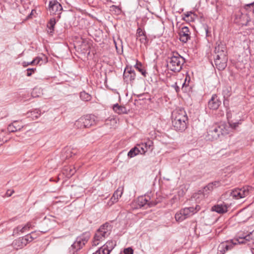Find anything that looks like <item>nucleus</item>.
Masks as SVG:
<instances>
[{
	"label": "nucleus",
	"mask_w": 254,
	"mask_h": 254,
	"mask_svg": "<svg viewBox=\"0 0 254 254\" xmlns=\"http://www.w3.org/2000/svg\"><path fill=\"white\" fill-rule=\"evenodd\" d=\"M230 131L231 127L226 124H214L209 127L205 138L209 141L216 140L221 136L229 134Z\"/></svg>",
	"instance_id": "1"
},
{
	"label": "nucleus",
	"mask_w": 254,
	"mask_h": 254,
	"mask_svg": "<svg viewBox=\"0 0 254 254\" xmlns=\"http://www.w3.org/2000/svg\"><path fill=\"white\" fill-rule=\"evenodd\" d=\"M214 52L216 55L214 58V63L216 67L219 70H223L226 67L228 61L225 45L221 42L217 43Z\"/></svg>",
	"instance_id": "2"
},
{
	"label": "nucleus",
	"mask_w": 254,
	"mask_h": 254,
	"mask_svg": "<svg viewBox=\"0 0 254 254\" xmlns=\"http://www.w3.org/2000/svg\"><path fill=\"white\" fill-rule=\"evenodd\" d=\"M111 230L112 226L108 223H106L101 226L95 234L92 245L97 246L100 242L103 241L110 235Z\"/></svg>",
	"instance_id": "3"
},
{
	"label": "nucleus",
	"mask_w": 254,
	"mask_h": 254,
	"mask_svg": "<svg viewBox=\"0 0 254 254\" xmlns=\"http://www.w3.org/2000/svg\"><path fill=\"white\" fill-rule=\"evenodd\" d=\"M167 67L174 72H179L185 63V59L177 53H173V55L167 60Z\"/></svg>",
	"instance_id": "4"
},
{
	"label": "nucleus",
	"mask_w": 254,
	"mask_h": 254,
	"mask_svg": "<svg viewBox=\"0 0 254 254\" xmlns=\"http://www.w3.org/2000/svg\"><path fill=\"white\" fill-rule=\"evenodd\" d=\"M90 237L89 233H85L78 237L73 244L69 249V254H75V253L85 244Z\"/></svg>",
	"instance_id": "5"
},
{
	"label": "nucleus",
	"mask_w": 254,
	"mask_h": 254,
	"mask_svg": "<svg viewBox=\"0 0 254 254\" xmlns=\"http://www.w3.org/2000/svg\"><path fill=\"white\" fill-rule=\"evenodd\" d=\"M218 185V182H214L212 183L208 184L202 190H199L197 193L193 194V198L196 200L199 201L204 198L205 195L209 193V191H211L214 187H217Z\"/></svg>",
	"instance_id": "6"
},
{
	"label": "nucleus",
	"mask_w": 254,
	"mask_h": 254,
	"mask_svg": "<svg viewBox=\"0 0 254 254\" xmlns=\"http://www.w3.org/2000/svg\"><path fill=\"white\" fill-rule=\"evenodd\" d=\"M252 187L246 186L241 189H236L231 191L230 195L236 199L244 198L249 194Z\"/></svg>",
	"instance_id": "7"
},
{
	"label": "nucleus",
	"mask_w": 254,
	"mask_h": 254,
	"mask_svg": "<svg viewBox=\"0 0 254 254\" xmlns=\"http://www.w3.org/2000/svg\"><path fill=\"white\" fill-rule=\"evenodd\" d=\"M63 9L61 4L57 0L51 1L49 3V10L51 15H58L60 17V14Z\"/></svg>",
	"instance_id": "8"
},
{
	"label": "nucleus",
	"mask_w": 254,
	"mask_h": 254,
	"mask_svg": "<svg viewBox=\"0 0 254 254\" xmlns=\"http://www.w3.org/2000/svg\"><path fill=\"white\" fill-rule=\"evenodd\" d=\"M236 245L237 243L234 242L233 240L222 242L218 247V254H224L226 251L231 250Z\"/></svg>",
	"instance_id": "9"
},
{
	"label": "nucleus",
	"mask_w": 254,
	"mask_h": 254,
	"mask_svg": "<svg viewBox=\"0 0 254 254\" xmlns=\"http://www.w3.org/2000/svg\"><path fill=\"white\" fill-rule=\"evenodd\" d=\"M191 32L189 27L183 26L179 30V39L183 43H187L190 39Z\"/></svg>",
	"instance_id": "10"
},
{
	"label": "nucleus",
	"mask_w": 254,
	"mask_h": 254,
	"mask_svg": "<svg viewBox=\"0 0 254 254\" xmlns=\"http://www.w3.org/2000/svg\"><path fill=\"white\" fill-rule=\"evenodd\" d=\"M172 121L188 120L186 111L183 109L174 111L172 113Z\"/></svg>",
	"instance_id": "11"
},
{
	"label": "nucleus",
	"mask_w": 254,
	"mask_h": 254,
	"mask_svg": "<svg viewBox=\"0 0 254 254\" xmlns=\"http://www.w3.org/2000/svg\"><path fill=\"white\" fill-rule=\"evenodd\" d=\"M137 147L138 149V151H139L140 154H144L147 151L152 150V142L149 140L147 142L138 144Z\"/></svg>",
	"instance_id": "12"
},
{
	"label": "nucleus",
	"mask_w": 254,
	"mask_h": 254,
	"mask_svg": "<svg viewBox=\"0 0 254 254\" xmlns=\"http://www.w3.org/2000/svg\"><path fill=\"white\" fill-rule=\"evenodd\" d=\"M188 120L172 121V125L175 129L183 131L187 128Z\"/></svg>",
	"instance_id": "13"
},
{
	"label": "nucleus",
	"mask_w": 254,
	"mask_h": 254,
	"mask_svg": "<svg viewBox=\"0 0 254 254\" xmlns=\"http://www.w3.org/2000/svg\"><path fill=\"white\" fill-rule=\"evenodd\" d=\"M200 209V206L199 205H196L195 207H186L183 209L182 210L184 215H185L187 218L197 212Z\"/></svg>",
	"instance_id": "14"
},
{
	"label": "nucleus",
	"mask_w": 254,
	"mask_h": 254,
	"mask_svg": "<svg viewBox=\"0 0 254 254\" xmlns=\"http://www.w3.org/2000/svg\"><path fill=\"white\" fill-rule=\"evenodd\" d=\"M229 207L227 204L225 202H223L220 204H217L213 206L211 208V210L213 211H215L220 214H223L226 212L228 210V208Z\"/></svg>",
	"instance_id": "15"
},
{
	"label": "nucleus",
	"mask_w": 254,
	"mask_h": 254,
	"mask_svg": "<svg viewBox=\"0 0 254 254\" xmlns=\"http://www.w3.org/2000/svg\"><path fill=\"white\" fill-rule=\"evenodd\" d=\"M85 128H88L96 124L95 117L93 115H86L82 117Z\"/></svg>",
	"instance_id": "16"
},
{
	"label": "nucleus",
	"mask_w": 254,
	"mask_h": 254,
	"mask_svg": "<svg viewBox=\"0 0 254 254\" xmlns=\"http://www.w3.org/2000/svg\"><path fill=\"white\" fill-rule=\"evenodd\" d=\"M13 248L16 250L21 249L27 245L26 241L23 237L15 240L12 243Z\"/></svg>",
	"instance_id": "17"
},
{
	"label": "nucleus",
	"mask_w": 254,
	"mask_h": 254,
	"mask_svg": "<svg viewBox=\"0 0 254 254\" xmlns=\"http://www.w3.org/2000/svg\"><path fill=\"white\" fill-rule=\"evenodd\" d=\"M220 102L217 99L216 95H213L208 103L209 108L212 110H216L218 108Z\"/></svg>",
	"instance_id": "18"
},
{
	"label": "nucleus",
	"mask_w": 254,
	"mask_h": 254,
	"mask_svg": "<svg viewBox=\"0 0 254 254\" xmlns=\"http://www.w3.org/2000/svg\"><path fill=\"white\" fill-rule=\"evenodd\" d=\"M242 24L249 26L250 29H253L254 27V22L248 14L242 15L241 18Z\"/></svg>",
	"instance_id": "19"
},
{
	"label": "nucleus",
	"mask_w": 254,
	"mask_h": 254,
	"mask_svg": "<svg viewBox=\"0 0 254 254\" xmlns=\"http://www.w3.org/2000/svg\"><path fill=\"white\" fill-rule=\"evenodd\" d=\"M75 172V168L71 166L65 167L63 170V174L68 178L71 177Z\"/></svg>",
	"instance_id": "20"
},
{
	"label": "nucleus",
	"mask_w": 254,
	"mask_h": 254,
	"mask_svg": "<svg viewBox=\"0 0 254 254\" xmlns=\"http://www.w3.org/2000/svg\"><path fill=\"white\" fill-rule=\"evenodd\" d=\"M124 77L125 79H127L130 81H132L135 78V73L134 70H129L127 72L125 70Z\"/></svg>",
	"instance_id": "21"
},
{
	"label": "nucleus",
	"mask_w": 254,
	"mask_h": 254,
	"mask_svg": "<svg viewBox=\"0 0 254 254\" xmlns=\"http://www.w3.org/2000/svg\"><path fill=\"white\" fill-rule=\"evenodd\" d=\"M113 110L119 114L127 113V110L124 106H120L118 104L114 105L113 107Z\"/></svg>",
	"instance_id": "22"
},
{
	"label": "nucleus",
	"mask_w": 254,
	"mask_h": 254,
	"mask_svg": "<svg viewBox=\"0 0 254 254\" xmlns=\"http://www.w3.org/2000/svg\"><path fill=\"white\" fill-rule=\"evenodd\" d=\"M17 121H14L12 124L9 125L7 127L8 131L13 132L20 130L21 128L23 127L17 126Z\"/></svg>",
	"instance_id": "23"
},
{
	"label": "nucleus",
	"mask_w": 254,
	"mask_h": 254,
	"mask_svg": "<svg viewBox=\"0 0 254 254\" xmlns=\"http://www.w3.org/2000/svg\"><path fill=\"white\" fill-rule=\"evenodd\" d=\"M116 245V242L114 241L111 240L108 241L104 246H102V247L105 248L106 251L107 250H108L110 253Z\"/></svg>",
	"instance_id": "24"
},
{
	"label": "nucleus",
	"mask_w": 254,
	"mask_h": 254,
	"mask_svg": "<svg viewBox=\"0 0 254 254\" xmlns=\"http://www.w3.org/2000/svg\"><path fill=\"white\" fill-rule=\"evenodd\" d=\"M74 127L75 128L78 129H83L85 128L84 124L83 118H82V117H81L75 121L74 123Z\"/></svg>",
	"instance_id": "25"
},
{
	"label": "nucleus",
	"mask_w": 254,
	"mask_h": 254,
	"mask_svg": "<svg viewBox=\"0 0 254 254\" xmlns=\"http://www.w3.org/2000/svg\"><path fill=\"white\" fill-rule=\"evenodd\" d=\"M56 23V22L55 18H53L50 19L47 24V28H48V32L50 33H53Z\"/></svg>",
	"instance_id": "26"
},
{
	"label": "nucleus",
	"mask_w": 254,
	"mask_h": 254,
	"mask_svg": "<svg viewBox=\"0 0 254 254\" xmlns=\"http://www.w3.org/2000/svg\"><path fill=\"white\" fill-rule=\"evenodd\" d=\"M240 240L245 239L246 241H248V242H252L253 243H254V230L250 233L249 234L247 235L246 236L240 237Z\"/></svg>",
	"instance_id": "27"
},
{
	"label": "nucleus",
	"mask_w": 254,
	"mask_h": 254,
	"mask_svg": "<svg viewBox=\"0 0 254 254\" xmlns=\"http://www.w3.org/2000/svg\"><path fill=\"white\" fill-rule=\"evenodd\" d=\"M183 213V211L182 209H181L179 212H177L175 214V217L177 221L182 222L187 218L186 216L184 215Z\"/></svg>",
	"instance_id": "28"
},
{
	"label": "nucleus",
	"mask_w": 254,
	"mask_h": 254,
	"mask_svg": "<svg viewBox=\"0 0 254 254\" xmlns=\"http://www.w3.org/2000/svg\"><path fill=\"white\" fill-rule=\"evenodd\" d=\"M27 230V229L25 226H18L16 228H14L13 231V235H17L19 232L24 233Z\"/></svg>",
	"instance_id": "29"
},
{
	"label": "nucleus",
	"mask_w": 254,
	"mask_h": 254,
	"mask_svg": "<svg viewBox=\"0 0 254 254\" xmlns=\"http://www.w3.org/2000/svg\"><path fill=\"white\" fill-rule=\"evenodd\" d=\"M138 148L137 146L134 147V148H132L127 154V155L129 157L132 158L136 155L138 154L139 151H138Z\"/></svg>",
	"instance_id": "30"
},
{
	"label": "nucleus",
	"mask_w": 254,
	"mask_h": 254,
	"mask_svg": "<svg viewBox=\"0 0 254 254\" xmlns=\"http://www.w3.org/2000/svg\"><path fill=\"white\" fill-rule=\"evenodd\" d=\"M124 189L123 187H119V188L114 192L113 196L114 197H117L119 199V197H121L123 193Z\"/></svg>",
	"instance_id": "31"
},
{
	"label": "nucleus",
	"mask_w": 254,
	"mask_h": 254,
	"mask_svg": "<svg viewBox=\"0 0 254 254\" xmlns=\"http://www.w3.org/2000/svg\"><path fill=\"white\" fill-rule=\"evenodd\" d=\"M80 97L82 100L84 101H89L91 99L90 95L85 92H81L80 94Z\"/></svg>",
	"instance_id": "32"
},
{
	"label": "nucleus",
	"mask_w": 254,
	"mask_h": 254,
	"mask_svg": "<svg viewBox=\"0 0 254 254\" xmlns=\"http://www.w3.org/2000/svg\"><path fill=\"white\" fill-rule=\"evenodd\" d=\"M34 234V233L32 232L31 233L25 236V237H23V238H24V239L26 240L27 245L36 238V237H33V235Z\"/></svg>",
	"instance_id": "33"
},
{
	"label": "nucleus",
	"mask_w": 254,
	"mask_h": 254,
	"mask_svg": "<svg viewBox=\"0 0 254 254\" xmlns=\"http://www.w3.org/2000/svg\"><path fill=\"white\" fill-rule=\"evenodd\" d=\"M71 149L70 148L65 149V150L63 152V157L65 158H67L72 156Z\"/></svg>",
	"instance_id": "34"
},
{
	"label": "nucleus",
	"mask_w": 254,
	"mask_h": 254,
	"mask_svg": "<svg viewBox=\"0 0 254 254\" xmlns=\"http://www.w3.org/2000/svg\"><path fill=\"white\" fill-rule=\"evenodd\" d=\"M138 201L139 203V205L141 206H143L146 204H149L148 203V200L145 197L141 196L138 198Z\"/></svg>",
	"instance_id": "35"
},
{
	"label": "nucleus",
	"mask_w": 254,
	"mask_h": 254,
	"mask_svg": "<svg viewBox=\"0 0 254 254\" xmlns=\"http://www.w3.org/2000/svg\"><path fill=\"white\" fill-rule=\"evenodd\" d=\"M246 235H245L244 234H243L242 235H240L238 236L237 238L235 240H233L234 242H236L237 244H245L247 242H248V241H246L245 239L243 240H240V237H243V236H246Z\"/></svg>",
	"instance_id": "36"
},
{
	"label": "nucleus",
	"mask_w": 254,
	"mask_h": 254,
	"mask_svg": "<svg viewBox=\"0 0 254 254\" xmlns=\"http://www.w3.org/2000/svg\"><path fill=\"white\" fill-rule=\"evenodd\" d=\"M106 250L105 248L101 247L98 250L93 254H109V251L108 250H107L106 251Z\"/></svg>",
	"instance_id": "37"
},
{
	"label": "nucleus",
	"mask_w": 254,
	"mask_h": 254,
	"mask_svg": "<svg viewBox=\"0 0 254 254\" xmlns=\"http://www.w3.org/2000/svg\"><path fill=\"white\" fill-rule=\"evenodd\" d=\"M192 12H187L185 14V17L184 18V19L185 20H192L193 18L191 17V15H192Z\"/></svg>",
	"instance_id": "38"
},
{
	"label": "nucleus",
	"mask_w": 254,
	"mask_h": 254,
	"mask_svg": "<svg viewBox=\"0 0 254 254\" xmlns=\"http://www.w3.org/2000/svg\"><path fill=\"white\" fill-rule=\"evenodd\" d=\"M137 39L140 41L141 43L144 45L147 43V37L145 35L137 37Z\"/></svg>",
	"instance_id": "39"
},
{
	"label": "nucleus",
	"mask_w": 254,
	"mask_h": 254,
	"mask_svg": "<svg viewBox=\"0 0 254 254\" xmlns=\"http://www.w3.org/2000/svg\"><path fill=\"white\" fill-rule=\"evenodd\" d=\"M238 122L233 123L232 121H229V124H227V125L230 126V127H231V131L235 128L238 125Z\"/></svg>",
	"instance_id": "40"
},
{
	"label": "nucleus",
	"mask_w": 254,
	"mask_h": 254,
	"mask_svg": "<svg viewBox=\"0 0 254 254\" xmlns=\"http://www.w3.org/2000/svg\"><path fill=\"white\" fill-rule=\"evenodd\" d=\"M36 70V68H28L26 71H27V73H26V75L27 76H31L32 73H34L35 71Z\"/></svg>",
	"instance_id": "41"
},
{
	"label": "nucleus",
	"mask_w": 254,
	"mask_h": 254,
	"mask_svg": "<svg viewBox=\"0 0 254 254\" xmlns=\"http://www.w3.org/2000/svg\"><path fill=\"white\" fill-rule=\"evenodd\" d=\"M118 200V199H117V197H114V196H112V197L111 198L109 202L108 203V204L111 205L113 203L117 202Z\"/></svg>",
	"instance_id": "42"
},
{
	"label": "nucleus",
	"mask_w": 254,
	"mask_h": 254,
	"mask_svg": "<svg viewBox=\"0 0 254 254\" xmlns=\"http://www.w3.org/2000/svg\"><path fill=\"white\" fill-rule=\"evenodd\" d=\"M135 68L138 69V70L141 72L142 74L143 75H144V76H146V72L143 70V69H142L141 67H140L139 66V65L138 64H136V65H135Z\"/></svg>",
	"instance_id": "43"
},
{
	"label": "nucleus",
	"mask_w": 254,
	"mask_h": 254,
	"mask_svg": "<svg viewBox=\"0 0 254 254\" xmlns=\"http://www.w3.org/2000/svg\"><path fill=\"white\" fill-rule=\"evenodd\" d=\"M136 35H137V37H138L141 36L142 35H144L145 34L144 33V32L142 31V30L140 28H138L137 29Z\"/></svg>",
	"instance_id": "44"
},
{
	"label": "nucleus",
	"mask_w": 254,
	"mask_h": 254,
	"mask_svg": "<svg viewBox=\"0 0 254 254\" xmlns=\"http://www.w3.org/2000/svg\"><path fill=\"white\" fill-rule=\"evenodd\" d=\"M125 254H133V250L131 248H128L124 250Z\"/></svg>",
	"instance_id": "45"
},
{
	"label": "nucleus",
	"mask_w": 254,
	"mask_h": 254,
	"mask_svg": "<svg viewBox=\"0 0 254 254\" xmlns=\"http://www.w3.org/2000/svg\"><path fill=\"white\" fill-rule=\"evenodd\" d=\"M41 61V59L39 58H37L35 59H34L32 62H30V64H38Z\"/></svg>",
	"instance_id": "46"
},
{
	"label": "nucleus",
	"mask_w": 254,
	"mask_h": 254,
	"mask_svg": "<svg viewBox=\"0 0 254 254\" xmlns=\"http://www.w3.org/2000/svg\"><path fill=\"white\" fill-rule=\"evenodd\" d=\"M172 87H174L177 92H179L180 91V87L178 86L177 83H175L174 85H172Z\"/></svg>",
	"instance_id": "47"
},
{
	"label": "nucleus",
	"mask_w": 254,
	"mask_h": 254,
	"mask_svg": "<svg viewBox=\"0 0 254 254\" xmlns=\"http://www.w3.org/2000/svg\"><path fill=\"white\" fill-rule=\"evenodd\" d=\"M25 226L26 227L27 230H28L32 227V225L31 222H28L25 225Z\"/></svg>",
	"instance_id": "48"
},
{
	"label": "nucleus",
	"mask_w": 254,
	"mask_h": 254,
	"mask_svg": "<svg viewBox=\"0 0 254 254\" xmlns=\"http://www.w3.org/2000/svg\"><path fill=\"white\" fill-rule=\"evenodd\" d=\"M33 64H30V62H23L22 63V65L24 67H26L29 65Z\"/></svg>",
	"instance_id": "49"
},
{
	"label": "nucleus",
	"mask_w": 254,
	"mask_h": 254,
	"mask_svg": "<svg viewBox=\"0 0 254 254\" xmlns=\"http://www.w3.org/2000/svg\"><path fill=\"white\" fill-rule=\"evenodd\" d=\"M111 8L113 9H117L119 12L121 11V9L119 8V7L116 5H113L111 6Z\"/></svg>",
	"instance_id": "50"
},
{
	"label": "nucleus",
	"mask_w": 254,
	"mask_h": 254,
	"mask_svg": "<svg viewBox=\"0 0 254 254\" xmlns=\"http://www.w3.org/2000/svg\"><path fill=\"white\" fill-rule=\"evenodd\" d=\"M186 81L185 82H184L183 84H182V89L183 90H185V88L186 87Z\"/></svg>",
	"instance_id": "51"
},
{
	"label": "nucleus",
	"mask_w": 254,
	"mask_h": 254,
	"mask_svg": "<svg viewBox=\"0 0 254 254\" xmlns=\"http://www.w3.org/2000/svg\"><path fill=\"white\" fill-rule=\"evenodd\" d=\"M6 194H7V195H8V196H10V195H11V194H12V192H10H10H8V191H7V192H6Z\"/></svg>",
	"instance_id": "52"
},
{
	"label": "nucleus",
	"mask_w": 254,
	"mask_h": 254,
	"mask_svg": "<svg viewBox=\"0 0 254 254\" xmlns=\"http://www.w3.org/2000/svg\"><path fill=\"white\" fill-rule=\"evenodd\" d=\"M6 194H7V195H8V196H10V195H11V194H12V192H10H10H8V191H7V192H6Z\"/></svg>",
	"instance_id": "53"
},
{
	"label": "nucleus",
	"mask_w": 254,
	"mask_h": 254,
	"mask_svg": "<svg viewBox=\"0 0 254 254\" xmlns=\"http://www.w3.org/2000/svg\"><path fill=\"white\" fill-rule=\"evenodd\" d=\"M49 229H48V230H45V231H41V232H44V233H45V232H47Z\"/></svg>",
	"instance_id": "54"
},
{
	"label": "nucleus",
	"mask_w": 254,
	"mask_h": 254,
	"mask_svg": "<svg viewBox=\"0 0 254 254\" xmlns=\"http://www.w3.org/2000/svg\"><path fill=\"white\" fill-rule=\"evenodd\" d=\"M206 34H207V33H208V30H206Z\"/></svg>",
	"instance_id": "55"
},
{
	"label": "nucleus",
	"mask_w": 254,
	"mask_h": 254,
	"mask_svg": "<svg viewBox=\"0 0 254 254\" xmlns=\"http://www.w3.org/2000/svg\"><path fill=\"white\" fill-rule=\"evenodd\" d=\"M33 236V237H36V236H35V234H34Z\"/></svg>",
	"instance_id": "56"
}]
</instances>
